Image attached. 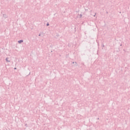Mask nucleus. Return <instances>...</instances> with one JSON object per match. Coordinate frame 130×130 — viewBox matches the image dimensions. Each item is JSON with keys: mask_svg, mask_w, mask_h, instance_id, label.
Returning <instances> with one entry per match:
<instances>
[{"mask_svg": "<svg viewBox=\"0 0 130 130\" xmlns=\"http://www.w3.org/2000/svg\"><path fill=\"white\" fill-rule=\"evenodd\" d=\"M47 26H49V23H47Z\"/></svg>", "mask_w": 130, "mask_h": 130, "instance_id": "f03ea898", "label": "nucleus"}, {"mask_svg": "<svg viewBox=\"0 0 130 130\" xmlns=\"http://www.w3.org/2000/svg\"><path fill=\"white\" fill-rule=\"evenodd\" d=\"M22 42H23V41H22V40H20V41H18V43H20V44L21 43H22Z\"/></svg>", "mask_w": 130, "mask_h": 130, "instance_id": "f257e3e1", "label": "nucleus"}]
</instances>
